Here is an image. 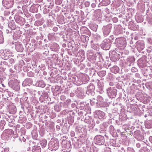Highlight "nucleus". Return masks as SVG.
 <instances>
[{"mask_svg":"<svg viewBox=\"0 0 152 152\" xmlns=\"http://www.w3.org/2000/svg\"><path fill=\"white\" fill-rule=\"evenodd\" d=\"M116 90L113 88H109L107 89V93L110 98H115L116 95Z\"/></svg>","mask_w":152,"mask_h":152,"instance_id":"1","label":"nucleus"},{"mask_svg":"<svg viewBox=\"0 0 152 152\" xmlns=\"http://www.w3.org/2000/svg\"><path fill=\"white\" fill-rule=\"evenodd\" d=\"M96 144L101 145L104 144V139L103 136L99 135L95 137V138Z\"/></svg>","mask_w":152,"mask_h":152,"instance_id":"2","label":"nucleus"},{"mask_svg":"<svg viewBox=\"0 0 152 152\" xmlns=\"http://www.w3.org/2000/svg\"><path fill=\"white\" fill-rule=\"evenodd\" d=\"M112 27L111 24H109L106 26H104L102 28L103 32L104 35L105 36H107L110 32Z\"/></svg>","mask_w":152,"mask_h":152,"instance_id":"3","label":"nucleus"},{"mask_svg":"<svg viewBox=\"0 0 152 152\" xmlns=\"http://www.w3.org/2000/svg\"><path fill=\"white\" fill-rule=\"evenodd\" d=\"M15 48L17 51L19 52H22L23 50L22 44L18 42H15Z\"/></svg>","mask_w":152,"mask_h":152,"instance_id":"4","label":"nucleus"},{"mask_svg":"<svg viewBox=\"0 0 152 152\" xmlns=\"http://www.w3.org/2000/svg\"><path fill=\"white\" fill-rule=\"evenodd\" d=\"M95 87L94 85H91L89 86L87 88L86 94L89 95H93L94 94Z\"/></svg>","mask_w":152,"mask_h":152,"instance_id":"5","label":"nucleus"},{"mask_svg":"<svg viewBox=\"0 0 152 152\" xmlns=\"http://www.w3.org/2000/svg\"><path fill=\"white\" fill-rule=\"evenodd\" d=\"M101 45L102 48L105 50H109L110 48V43H108L106 39L103 41Z\"/></svg>","mask_w":152,"mask_h":152,"instance_id":"6","label":"nucleus"},{"mask_svg":"<svg viewBox=\"0 0 152 152\" xmlns=\"http://www.w3.org/2000/svg\"><path fill=\"white\" fill-rule=\"evenodd\" d=\"M96 117H97L100 119H105L106 118L105 113L100 111L97 110L96 111Z\"/></svg>","mask_w":152,"mask_h":152,"instance_id":"7","label":"nucleus"},{"mask_svg":"<svg viewBox=\"0 0 152 152\" xmlns=\"http://www.w3.org/2000/svg\"><path fill=\"white\" fill-rule=\"evenodd\" d=\"M96 99L97 101L99 102V104H102L106 102V101L104 99L103 96H98L97 97Z\"/></svg>","mask_w":152,"mask_h":152,"instance_id":"8","label":"nucleus"},{"mask_svg":"<svg viewBox=\"0 0 152 152\" xmlns=\"http://www.w3.org/2000/svg\"><path fill=\"white\" fill-rule=\"evenodd\" d=\"M15 19L16 22L20 24L23 19L20 16L17 15L15 16Z\"/></svg>","mask_w":152,"mask_h":152,"instance_id":"9","label":"nucleus"},{"mask_svg":"<svg viewBox=\"0 0 152 152\" xmlns=\"http://www.w3.org/2000/svg\"><path fill=\"white\" fill-rule=\"evenodd\" d=\"M8 25L12 30H15L16 28V26L14 23L10 22L8 23Z\"/></svg>","mask_w":152,"mask_h":152,"instance_id":"10","label":"nucleus"},{"mask_svg":"<svg viewBox=\"0 0 152 152\" xmlns=\"http://www.w3.org/2000/svg\"><path fill=\"white\" fill-rule=\"evenodd\" d=\"M90 103L92 105H94L95 103L99 104V102L97 101V99H96L95 98L91 99L90 101Z\"/></svg>","mask_w":152,"mask_h":152,"instance_id":"11","label":"nucleus"},{"mask_svg":"<svg viewBox=\"0 0 152 152\" xmlns=\"http://www.w3.org/2000/svg\"><path fill=\"white\" fill-rule=\"evenodd\" d=\"M40 144L43 148L45 147L47 144V141L46 140H43L40 141Z\"/></svg>","mask_w":152,"mask_h":152,"instance_id":"12","label":"nucleus"},{"mask_svg":"<svg viewBox=\"0 0 152 152\" xmlns=\"http://www.w3.org/2000/svg\"><path fill=\"white\" fill-rule=\"evenodd\" d=\"M39 86L43 88L45 87V84L43 80L39 81L38 83Z\"/></svg>","mask_w":152,"mask_h":152,"instance_id":"13","label":"nucleus"},{"mask_svg":"<svg viewBox=\"0 0 152 152\" xmlns=\"http://www.w3.org/2000/svg\"><path fill=\"white\" fill-rule=\"evenodd\" d=\"M31 135L32 137H36L37 136V131L36 130L33 131L31 132Z\"/></svg>","mask_w":152,"mask_h":152,"instance_id":"14","label":"nucleus"},{"mask_svg":"<svg viewBox=\"0 0 152 152\" xmlns=\"http://www.w3.org/2000/svg\"><path fill=\"white\" fill-rule=\"evenodd\" d=\"M126 152H135L132 148L128 147L127 148Z\"/></svg>","mask_w":152,"mask_h":152,"instance_id":"15","label":"nucleus"},{"mask_svg":"<svg viewBox=\"0 0 152 152\" xmlns=\"http://www.w3.org/2000/svg\"><path fill=\"white\" fill-rule=\"evenodd\" d=\"M22 85L24 86H26L28 85V80H26L24 81Z\"/></svg>","mask_w":152,"mask_h":152,"instance_id":"16","label":"nucleus"},{"mask_svg":"<svg viewBox=\"0 0 152 152\" xmlns=\"http://www.w3.org/2000/svg\"><path fill=\"white\" fill-rule=\"evenodd\" d=\"M109 130L110 132H113L115 131L114 128L113 126L112 125H111L110 126L109 128Z\"/></svg>","mask_w":152,"mask_h":152,"instance_id":"17","label":"nucleus"},{"mask_svg":"<svg viewBox=\"0 0 152 152\" xmlns=\"http://www.w3.org/2000/svg\"><path fill=\"white\" fill-rule=\"evenodd\" d=\"M42 23H43L42 22L39 21H36L35 22V24H36L38 26L41 25H42Z\"/></svg>","mask_w":152,"mask_h":152,"instance_id":"18","label":"nucleus"},{"mask_svg":"<svg viewBox=\"0 0 152 152\" xmlns=\"http://www.w3.org/2000/svg\"><path fill=\"white\" fill-rule=\"evenodd\" d=\"M4 41V38L3 35L0 34V43H2Z\"/></svg>","mask_w":152,"mask_h":152,"instance_id":"19","label":"nucleus"},{"mask_svg":"<svg viewBox=\"0 0 152 152\" xmlns=\"http://www.w3.org/2000/svg\"><path fill=\"white\" fill-rule=\"evenodd\" d=\"M9 62L10 64H12L14 63L15 61L14 59L11 58L9 60Z\"/></svg>","mask_w":152,"mask_h":152,"instance_id":"20","label":"nucleus"},{"mask_svg":"<svg viewBox=\"0 0 152 152\" xmlns=\"http://www.w3.org/2000/svg\"><path fill=\"white\" fill-rule=\"evenodd\" d=\"M35 8H36V7H35V6H32L31 7L30 9V11L32 12H34L35 11L33 10H32L33 9H34V8L35 9Z\"/></svg>","mask_w":152,"mask_h":152,"instance_id":"21","label":"nucleus"},{"mask_svg":"<svg viewBox=\"0 0 152 152\" xmlns=\"http://www.w3.org/2000/svg\"><path fill=\"white\" fill-rule=\"evenodd\" d=\"M85 5L86 7H88L90 5V3L88 1H86L85 3Z\"/></svg>","mask_w":152,"mask_h":152,"instance_id":"22","label":"nucleus"},{"mask_svg":"<svg viewBox=\"0 0 152 152\" xmlns=\"http://www.w3.org/2000/svg\"><path fill=\"white\" fill-rule=\"evenodd\" d=\"M35 16L36 18H39L41 17V15L40 14H37L35 15Z\"/></svg>","mask_w":152,"mask_h":152,"instance_id":"23","label":"nucleus"},{"mask_svg":"<svg viewBox=\"0 0 152 152\" xmlns=\"http://www.w3.org/2000/svg\"><path fill=\"white\" fill-rule=\"evenodd\" d=\"M137 71V69L136 68L134 67H133L132 69V71L133 72H136Z\"/></svg>","mask_w":152,"mask_h":152,"instance_id":"24","label":"nucleus"},{"mask_svg":"<svg viewBox=\"0 0 152 152\" xmlns=\"http://www.w3.org/2000/svg\"><path fill=\"white\" fill-rule=\"evenodd\" d=\"M148 21L149 23L152 24V16L149 18Z\"/></svg>","mask_w":152,"mask_h":152,"instance_id":"25","label":"nucleus"},{"mask_svg":"<svg viewBox=\"0 0 152 152\" xmlns=\"http://www.w3.org/2000/svg\"><path fill=\"white\" fill-rule=\"evenodd\" d=\"M20 140H22L23 142H25L26 141V139L24 138L23 136L22 137L21 136V137H20Z\"/></svg>","mask_w":152,"mask_h":152,"instance_id":"26","label":"nucleus"},{"mask_svg":"<svg viewBox=\"0 0 152 152\" xmlns=\"http://www.w3.org/2000/svg\"><path fill=\"white\" fill-rule=\"evenodd\" d=\"M14 88L15 90H18L19 88V86H18V85L17 84L16 88Z\"/></svg>","mask_w":152,"mask_h":152,"instance_id":"27","label":"nucleus"},{"mask_svg":"<svg viewBox=\"0 0 152 152\" xmlns=\"http://www.w3.org/2000/svg\"><path fill=\"white\" fill-rule=\"evenodd\" d=\"M1 122L2 123V124L3 126L5 125V121H1Z\"/></svg>","mask_w":152,"mask_h":152,"instance_id":"28","label":"nucleus"},{"mask_svg":"<svg viewBox=\"0 0 152 152\" xmlns=\"http://www.w3.org/2000/svg\"><path fill=\"white\" fill-rule=\"evenodd\" d=\"M91 6L93 8H94V7H95L96 5H95V4L94 3H93L91 4Z\"/></svg>","mask_w":152,"mask_h":152,"instance_id":"29","label":"nucleus"},{"mask_svg":"<svg viewBox=\"0 0 152 152\" xmlns=\"http://www.w3.org/2000/svg\"><path fill=\"white\" fill-rule=\"evenodd\" d=\"M30 74H31V76H34V74L32 72H29V76L30 75Z\"/></svg>","mask_w":152,"mask_h":152,"instance_id":"30","label":"nucleus"},{"mask_svg":"<svg viewBox=\"0 0 152 152\" xmlns=\"http://www.w3.org/2000/svg\"><path fill=\"white\" fill-rule=\"evenodd\" d=\"M113 20L117 21H118V19L117 18H114L113 19Z\"/></svg>","mask_w":152,"mask_h":152,"instance_id":"31","label":"nucleus"},{"mask_svg":"<svg viewBox=\"0 0 152 152\" xmlns=\"http://www.w3.org/2000/svg\"><path fill=\"white\" fill-rule=\"evenodd\" d=\"M6 32L7 34H8L10 32L7 29L6 30Z\"/></svg>","mask_w":152,"mask_h":152,"instance_id":"32","label":"nucleus"},{"mask_svg":"<svg viewBox=\"0 0 152 152\" xmlns=\"http://www.w3.org/2000/svg\"><path fill=\"white\" fill-rule=\"evenodd\" d=\"M109 84L110 86H112L113 85V83L112 82H110Z\"/></svg>","mask_w":152,"mask_h":152,"instance_id":"33","label":"nucleus"},{"mask_svg":"<svg viewBox=\"0 0 152 152\" xmlns=\"http://www.w3.org/2000/svg\"><path fill=\"white\" fill-rule=\"evenodd\" d=\"M102 73H103V76H104L105 75V72H102Z\"/></svg>","mask_w":152,"mask_h":152,"instance_id":"34","label":"nucleus"},{"mask_svg":"<svg viewBox=\"0 0 152 152\" xmlns=\"http://www.w3.org/2000/svg\"><path fill=\"white\" fill-rule=\"evenodd\" d=\"M96 123L97 124H99V121H97Z\"/></svg>","mask_w":152,"mask_h":152,"instance_id":"35","label":"nucleus"},{"mask_svg":"<svg viewBox=\"0 0 152 152\" xmlns=\"http://www.w3.org/2000/svg\"><path fill=\"white\" fill-rule=\"evenodd\" d=\"M114 68H116V69H117L118 70V67H116V66H115V67H114Z\"/></svg>","mask_w":152,"mask_h":152,"instance_id":"36","label":"nucleus"},{"mask_svg":"<svg viewBox=\"0 0 152 152\" xmlns=\"http://www.w3.org/2000/svg\"><path fill=\"white\" fill-rule=\"evenodd\" d=\"M26 45V46H25V47H26V48H28V47H27V44H26V45Z\"/></svg>","mask_w":152,"mask_h":152,"instance_id":"37","label":"nucleus"},{"mask_svg":"<svg viewBox=\"0 0 152 152\" xmlns=\"http://www.w3.org/2000/svg\"><path fill=\"white\" fill-rule=\"evenodd\" d=\"M29 45L30 46H29V48H32V47L31 46V44H30Z\"/></svg>","mask_w":152,"mask_h":152,"instance_id":"38","label":"nucleus"},{"mask_svg":"<svg viewBox=\"0 0 152 152\" xmlns=\"http://www.w3.org/2000/svg\"><path fill=\"white\" fill-rule=\"evenodd\" d=\"M8 58H9V57H7L6 58H5V60H7V59H8Z\"/></svg>","mask_w":152,"mask_h":152,"instance_id":"39","label":"nucleus"},{"mask_svg":"<svg viewBox=\"0 0 152 152\" xmlns=\"http://www.w3.org/2000/svg\"><path fill=\"white\" fill-rule=\"evenodd\" d=\"M56 46H57V48L58 49L59 48V46L57 45H56Z\"/></svg>","mask_w":152,"mask_h":152,"instance_id":"40","label":"nucleus"},{"mask_svg":"<svg viewBox=\"0 0 152 152\" xmlns=\"http://www.w3.org/2000/svg\"><path fill=\"white\" fill-rule=\"evenodd\" d=\"M147 117V115H145V117Z\"/></svg>","mask_w":152,"mask_h":152,"instance_id":"41","label":"nucleus"},{"mask_svg":"<svg viewBox=\"0 0 152 152\" xmlns=\"http://www.w3.org/2000/svg\"><path fill=\"white\" fill-rule=\"evenodd\" d=\"M32 45V46H34L35 44H33Z\"/></svg>","mask_w":152,"mask_h":152,"instance_id":"42","label":"nucleus"},{"mask_svg":"<svg viewBox=\"0 0 152 152\" xmlns=\"http://www.w3.org/2000/svg\"><path fill=\"white\" fill-rule=\"evenodd\" d=\"M138 145H139V144H137V147H138Z\"/></svg>","mask_w":152,"mask_h":152,"instance_id":"43","label":"nucleus"},{"mask_svg":"<svg viewBox=\"0 0 152 152\" xmlns=\"http://www.w3.org/2000/svg\"><path fill=\"white\" fill-rule=\"evenodd\" d=\"M29 126H30V124H29Z\"/></svg>","mask_w":152,"mask_h":152,"instance_id":"44","label":"nucleus"},{"mask_svg":"<svg viewBox=\"0 0 152 152\" xmlns=\"http://www.w3.org/2000/svg\"><path fill=\"white\" fill-rule=\"evenodd\" d=\"M62 96L64 97H65V96H62Z\"/></svg>","mask_w":152,"mask_h":152,"instance_id":"45","label":"nucleus"},{"mask_svg":"<svg viewBox=\"0 0 152 152\" xmlns=\"http://www.w3.org/2000/svg\"><path fill=\"white\" fill-rule=\"evenodd\" d=\"M24 8H25V7H23V9H24Z\"/></svg>","mask_w":152,"mask_h":152,"instance_id":"46","label":"nucleus"},{"mask_svg":"<svg viewBox=\"0 0 152 152\" xmlns=\"http://www.w3.org/2000/svg\"><path fill=\"white\" fill-rule=\"evenodd\" d=\"M24 10L25 11V9H24Z\"/></svg>","mask_w":152,"mask_h":152,"instance_id":"47","label":"nucleus"}]
</instances>
